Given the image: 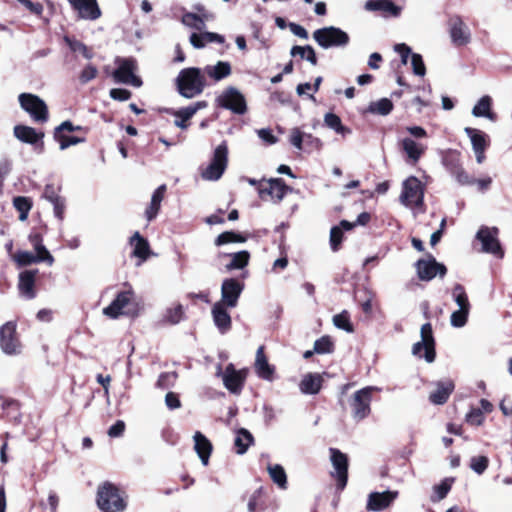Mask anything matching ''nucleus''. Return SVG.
<instances>
[{"label": "nucleus", "mask_w": 512, "mask_h": 512, "mask_svg": "<svg viewBox=\"0 0 512 512\" xmlns=\"http://www.w3.org/2000/svg\"><path fill=\"white\" fill-rule=\"evenodd\" d=\"M141 306L132 290L119 292L115 299L105 307L102 312L110 319H117L120 316L135 317L139 314Z\"/></svg>", "instance_id": "1"}, {"label": "nucleus", "mask_w": 512, "mask_h": 512, "mask_svg": "<svg viewBox=\"0 0 512 512\" xmlns=\"http://www.w3.org/2000/svg\"><path fill=\"white\" fill-rule=\"evenodd\" d=\"M205 80L198 68L183 69L177 77L179 93L185 98H193L202 93Z\"/></svg>", "instance_id": "2"}, {"label": "nucleus", "mask_w": 512, "mask_h": 512, "mask_svg": "<svg viewBox=\"0 0 512 512\" xmlns=\"http://www.w3.org/2000/svg\"><path fill=\"white\" fill-rule=\"evenodd\" d=\"M97 504L104 512H123L126 508L125 497L116 486L110 483L98 489Z\"/></svg>", "instance_id": "3"}, {"label": "nucleus", "mask_w": 512, "mask_h": 512, "mask_svg": "<svg viewBox=\"0 0 512 512\" xmlns=\"http://www.w3.org/2000/svg\"><path fill=\"white\" fill-rule=\"evenodd\" d=\"M313 39L324 49L344 47L349 43V35L340 28L329 26L313 32Z\"/></svg>", "instance_id": "4"}, {"label": "nucleus", "mask_w": 512, "mask_h": 512, "mask_svg": "<svg viewBox=\"0 0 512 512\" xmlns=\"http://www.w3.org/2000/svg\"><path fill=\"white\" fill-rule=\"evenodd\" d=\"M423 197L424 186L418 178L410 176L402 183L399 200L404 206L411 209L420 207L423 204Z\"/></svg>", "instance_id": "5"}, {"label": "nucleus", "mask_w": 512, "mask_h": 512, "mask_svg": "<svg viewBox=\"0 0 512 512\" xmlns=\"http://www.w3.org/2000/svg\"><path fill=\"white\" fill-rule=\"evenodd\" d=\"M20 107L38 123L48 120V107L44 100L32 93H21L18 96Z\"/></svg>", "instance_id": "6"}, {"label": "nucleus", "mask_w": 512, "mask_h": 512, "mask_svg": "<svg viewBox=\"0 0 512 512\" xmlns=\"http://www.w3.org/2000/svg\"><path fill=\"white\" fill-rule=\"evenodd\" d=\"M499 229L497 227L481 226L476 233V239L481 243V250L484 253L502 259L504 251L498 239Z\"/></svg>", "instance_id": "7"}, {"label": "nucleus", "mask_w": 512, "mask_h": 512, "mask_svg": "<svg viewBox=\"0 0 512 512\" xmlns=\"http://www.w3.org/2000/svg\"><path fill=\"white\" fill-rule=\"evenodd\" d=\"M228 163V149L222 143L214 150L211 163L202 171L201 176L207 181H216L223 175Z\"/></svg>", "instance_id": "8"}, {"label": "nucleus", "mask_w": 512, "mask_h": 512, "mask_svg": "<svg viewBox=\"0 0 512 512\" xmlns=\"http://www.w3.org/2000/svg\"><path fill=\"white\" fill-rule=\"evenodd\" d=\"M218 106L236 114H244L247 110L244 95L235 87L225 88L216 98Z\"/></svg>", "instance_id": "9"}, {"label": "nucleus", "mask_w": 512, "mask_h": 512, "mask_svg": "<svg viewBox=\"0 0 512 512\" xmlns=\"http://www.w3.org/2000/svg\"><path fill=\"white\" fill-rule=\"evenodd\" d=\"M421 340L412 347V354L419 358H424L428 363L435 359V342L432 333V327L429 323L422 325L420 330Z\"/></svg>", "instance_id": "10"}, {"label": "nucleus", "mask_w": 512, "mask_h": 512, "mask_svg": "<svg viewBox=\"0 0 512 512\" xmlns=\"http://www.w3.org/2000/svg\"><path fill=\"white\" fill-rule=\"evenodd\" d=\"M375 390H377L376 387L369 386L354 393L350 401V407L355 420H363L369 415L372 393Z\"/></svg>", "instance_id": "11"}, {"label": "nucleus", "mask_w": 512, "mask_h": 512, "mask_svg": "<svg viewBox=\"0 0 512 512\" xmlns=\"http://www.w3.org/2000/svg\"><path fill=\"white\" fill-rule=\"evenodd\" d=\"M259 195L263 200H270L273 203H280L287 193L293 192V189L285 185L282 179L274 178L262 181L258 188Z\"/></svg>", "instance_id": "12"}, {"label": "nucleus", "mask_w": 512, "mask_h": 512, "mask_svg": "<svg viewBox=\"0 0 512 512\" xmlns=\"http://www.w3.org/2000/svg\"><path fill=\"white\" fill-rule=\"evenodd\" d=\"M0 348L6 355H18L21 353V343L16 332V324L6 322L0 327Z\"/></svg>", "instance_id": "13"}, {"label": "nucleus", "mask_w": 512, "mask_h": 512, "mask_svg": "<svg viewBox=\"0 0 512 512\" xmlns=\"http://www.w3.org/2000/svg\"><path fill=\"white\" fill-rule=\"evenodd\" d=\"M118 68L114 71L113 77L119 83L130 84L134 87H140L142 81L134 74L136 63L132 59L118 60Z\"/></svg>", "instance_id": "14"}, {"label": "nucleus", "mask_w": 512, "mask_h": 512, "mask_svg": "<svg viewBox=\"0 0 512 512\" xmlns=\"http://www.w3.org/2000/svg\"><path fill=\"white\" fill-rule=\"evenodd\" d=\"M449 35L456 46H465L471 41V31L460 16H453L449 20Z\"/></svg>", "instance_id": "15"}, {"label": "nucleus", "mask_w": 512, "mask_h": 512, "mask_svg": "<svg viewBox=\"0 0 512 512\" xmlns=\"http://www.w3.org/2000/svg\"><path fill=\"white\" fill-rule=\"evenodd\" d=\"M246 376L247 372L245 369L236 370L233 364H229L222 373V381L229 392L239 394L242 390Z\"/></svg>", "instance_id": "16"}, {"label": "nucleus", "mask_w": 512, "mask_h": 512, "mask_svg": "<svg viewBox=\"0 0 512 512\" xmlns=\"http://www.w3.org/2000/svg\"><path fill=\"white\" fill-rule=\"evenodd\" d=\"M416 268L418 277L423 281H429L436 275L443 277L446 274V267L438 263L432 256L419 260Z\"/></svg>", "instance_id": "17"}, {"label": "nucleus", "mask_w": 512, "mask_h": 512, "mask_svg": "<svg viewBox=\"0 0 512 512\" xmlns=\"http://www.w3.org/2000/svg\"><path fill=\"white\" fill-rule=\"evenodd\" d=\"M243 290V285L235 279H225L221 286V300L218 303L234 308Z\"/></svg>", "instance_id": "18"}, {"label": "nucleus", "mask_w": 512, "mask_h": 512, "mask_svg": "<svg viewBox=\"0 0 512 512\" xmlns=\"http://www.w3.org/2000/svg\"><path fill=\"white\" fill-rule=\"evenodd\" d=\"M465 133L470 138L477 163L481 164L485 159V149L488 146V136L482 131L470 127L465 128Z\"/></svg>", "instance_id": "19"}, {"label": "nucleus", "mask_w": 512, "mask_h": 512, "mask_svg": "<svg viewBox=\"0 0 512 512\" xmlns=\"http://www.w3.org/2000/svg\"><path fill=\"white\" fill-rule=\"evenodd\" d=\"M331 462L335 470L338 487L343 489L347 484L348 460L345 454L336 449H331Z\"/></svg>", "instance_id": "20"}, {"label": "nucleus", "mask_w": 512, "mask_h": 512, "mask_svg": "<svg viewBox=\"0 0 512 512\" xmlns=\"http://www.w3.org/2000/svg\"><path fill=\"white\" fill-rule=\"evenodd\" d=\"M398 493L393 491L373 492L368 497L367 510L379 512L387 507L396 499Z\"/></svg>", "instance_id": "21"}, {"label": "nucleus", "mask_w": 512, "mask_h": 512, "mask_svg": "<svg viewBox=\"0 0 512 512\" xmlns=\"http://www.w3.org/2000/svg\"><path fill=\"white\" fill-rule=\"evenodd\" d=\"M68 2L83 19L96 20L101 15V11L96 0H68Z\"/></svg>", "instance_id": "22"}, {"label": "nucleus", "mask_w": 512, "mask_h": 512, "mask_svg": "<svg viewBox=\"0 0 512 512\" xmlns=\"http://www.w3.org/2000/svg\"><path fill=\"white\" fill-rule=\"evenodd\" d=\"M206 107L207 103L205 101H198L191 106L174 111L173 115L176 117L174 121L175 126L186 129L188 127L186 122L191 119L197 111Z\"/></svg>", "instance_id": "23"}, {"label": "nucleus", "mask_w": 512, "mask_h": 512, "mask_svg": "<svg viewBox=\"0 0 512 512\" xmlns=\"http://www.w3.org/2000/svg\"><path fill=\"white\" fill-rule=\"evenodd\" d=\"M37 272V270H26L19 274L18 289L20 294L27 299L35 297L34 285Z\"/></svg>", "instance_id": "24"}, {"label": "nucleus", "mask_w": 512, "mask_h": 512, "mask_svg": "<svg viewBox=\"0 0 512 512\" xmlns=\"http://www.w3.org/2000/svg\"><path fill=\"white\" fill-rule=\"evenodd\" d=\"M453 390L454 383L451 380L439 381L435 384V389L430 393L429 400L436 405L444 404Z\"/></svg>", "instance_id": "25"}, {"label": "nucleus", "mask_w": 512, "mask_h": 512, "mask_svg": "<svg viewBox=\"0 0 512 512\" xmlns=\"http://www.w3.org/2000/svg\"><path fill=\"white\" fill-rule=\"evenodd\" d=\"M212 317L215 325L221 332H226L231 327V317L227 311V306L216 302L212 307Z\"/></svg>", "instance_id": "26"}, {"label": "nucleus", "mask_w": 512, "mask_h": 512, "mask_svg": "<svg viewBox=\"0 0 512 512\" xmlns=\"http://www.w3.org/2000/svg\"><path fill=\"white\" fill-rule=\"evenodd\" d=\"M193 440L194 450L199 456L202 464L204 466L208 465L209 458L212 452L211 442L201 432H196L193 436Z\"/></svg>", "instance_id": "27"}, {"label": "nucleus", "mask_w": 512, "mask_h": 512, "mask_svg": "<svg viewBox=\"0 0 512 512\" xmlns=\"http://www.w3.org/2000/svg\"><path fill=\"white\" fill-rule=\"evenodd\" d=\"M401 146L408 159L413 164H416L419 161L426 150V147L423 144L418 143L409 137H405L401 140Z\"/></svg>", "instance_id": "28"}, {"label": "nucleus", "mask_w": 512, "mask_h": 512, "mask_svg": "<svg viewBox=\"0 0 512 512\" xmlns=\"http://www.w3.org/2000/svg\"><path fill=\"white\" fill-rule=\"evenodd\" d=\"M13 133L19 141L28 144H35L44 137V133L37 132L33 127L26 125H16Z\"/></svg>", "instance_id": "29"}, {"label": "nucleus", "mask_w": 512, "mask_h": 512, "mask_svg": "<svg viewBox=\"0 0 512 512\" xmlns=\"http://www.w3.org/2000/svg\"><path fill=\"white\" fill-rule=\"evenodd\" d=\"M255 371L259 377L265 380H272L274 370L267 361L263 346H260L256 351Z\"/></svg>", "instance_id": "30"}, {"label": "nucleus", "mask_w": 512, "mask_h": 512, "mask_svg": "<svg viewBox=\"0 0 512 512\" xmlns=\"http://www.w3.org/2000/svg\"><path fill=\"white\" fill-rule=\"evenodd\" d=\"M322 386V376L318 373H308L303 376L299 387L304 394H317Z\"/></svg>", "instance_id": "31"}, {"label": "nucleus", "mask_w": 512, "mask_h": 512, "mask_svg": "<svg viewBox=\"0 0 512 512\" xmlns=\"http://www.w3.org/2000/svg\"><path fill=\"white\" fill-rule=\"evenodd\" d=\"M133 248V255L141 260V262L147 260L150 255V247L145 238H143L139 232H135L130 239Z\"/></svg>", "instance_id": "32"}, {"label": "nucleus", "mask_w": 512, "mask_h": 512, "mask_svg": "<svg viewBox=\"0 0 512 512\" xmlns=\"http://www.w3.org/2000/svg\"><path fill=\"white\" fill-rule=\"evenodd\" d=\"M204 72L213 80L220 81L230 76L232 69L230 63L218 61L215 65L206 66Z\"/></svg>", "instance_id": "33"}, {"label": "nucleus", "mask_w": 512, "mask_h": 512, "mask_svg": "<svg viewBox=\"0 0 512 512\" xmlns=\"http://www.w3.org/2000/svg\"><path fill=\"white\" fill-rule=\"evenodd\" d=\"M211 42L223 43L224 38L223 36L213 32H204L200 34L193 33L190 36V43L196 49L203 48L207 43Z\"/></svg>", "instance_id": "34"}, {"label": "nucleus", "mask_w": 512, "mask_h": 512, "mask_svg": "<svg viewBox=\"0 0 512 512\" xmlns=\"http://www.w3.org/2000/svg\"><path fill=\"white\" fill-rule=\"evenodd\" d=\"M365 9L368 11H384L393 16L400 14V8L390 0H368L365 3Z\"/></svg>", "instance_id": "35"}, {"label": "nucleus", "mask_w": 512, "mask_h": 512, "mask_svg": "<svg viewBox=\"0 0 512 512\" xmlns=\"http://www.w3.org/2000/svg\"><path fill=\"white\" fill-rule=\"evenodd\" d=\"M492 99L490 96L485 95L479 99L472 109V114L475 117H485L491 121L495 120V115L491 112Z\"/></svg>", "instance_id": "36"}, {"label": "nucleus", "mask_w": 512, "mask_h": 512, "mask_svg": "<svg viewBox=\"0 0 512 512\" xmlns=\"http://www.w3.org/2000/svg\"><path fill=\"white\" fill-rule=\"evenodd\" d=\"M267 470L274 483H276L281 489L287 488V475L281 465L270 464L268 465Z\"/></svg>", "instance_id": "37"}, {"label": "nucleus", "mask_w": 512, "mask_h": 512, "mask_svg": "<svg viewBox=\"0 0 512 512\" xmlns=\"http://www.w3.org/2000/svg\"><path fill=\"white\" fill-rule=\"evenodd\" d=\"M253 442V436L246 429H239L235 437V446L238 454H244Z\"/></svg>", "instance_id": "38"}, {"label": "nucleus", "mask_w": 512, "mask_h": 512, "mask_svg": "<svg viewBox=\"0 0 512 512\" xmlns=\"http://www.w3.org/2000/svg\"><path fill=\"white\" fill-rule=\"evenodd\" d=\"M324 123L336 133L343 136L351 133V130L342 124L340 117L334 113H327L324 116Z\"/></svg>", "instance_id": "39"}, {"label": "nucleus", "mask_w": 512, "mask_h": 512, "mask_svg": "<svg viewBox=\"0 0 512 512\" xmlns=\"http://www.w3.org/2000/svg\"><path fill=\"white\" fill-rule=\"evenodd\" d=\"M13 206L19 212V220L22 222L27 220L32 208L31 199L25 196H17L13 199Z\"/></svg>", "instance_id": "40"}, {"label": "nucleus", "mask_w": 512, "mask_h": 512, "mask_svg": "<svg viewBox=\"0 0 512 512\" xmlns=\"http://www.w3.org/2000/svg\"><path fill=\"white\" fill-rule=\"evenodd\" d=\"M393 109V103L388 98L371 102L368 111L379 115H388Z\"/></svg>", "instance_id": "41"}, {"label": "nucleus", "mask_w": 512, "mask_h": 512, "mask_svg": "<svg viewBox=\"0 0 512 512\" xmlns=\"http://www.w3.org/2000/svg\"><path fill=\"white\" fill-rule=\"evenodd\" d=\"M332 322L336 328L344 330L347 333H352L354 331L353 325L350 322V314L346 310L334 315Z\"/></svg>", "instance_id": "42"}, {"label": "nucleus", "mask_w": 512, "mask_h": 512, "mask_svg": "<svg viewBox=\"0 0 512 512\" xmlns=\"http://www.w3.org/2000/svg\"><path fill=\"white\" fill-rule=\"evenodd\" d=\"M250 254L248 251H240L231 254V261L226 265L227 270L242 269L249 262Z\"/></svg>", "instance_id": "43"}, {"label": "nucleus", "mask_w": 512, "mask_h": 512, "mask_svg": "<svg viewBox=\"0 0 512 512\" xmlns=\"http://www.w3.org/2000/svg\"><path fill=\"white\" fill-rule=\"evenodd\" d=\"M290 54L292 56L299 55L301 58L306 59L312 65L317 64V58L314 49L311 46H293Z\"/></svg>", "instance_id": "44"}, {"label": "nucleus", "mask_w": 512, "mask_h": 512, "mask_svg": "<svg viewBox=\"0 0 512 512\" xmlns=\"http://www.w3.org/2000/svg\"><path fill=\"white\" fill-rule=\"evenodd\" d=\"M184 316V308L181 304H174L166 309L164 320L170 324H178Z\"/></svg>", "instance_id": "45"}, {"label": "nucleus", "mask_w": 512, "mask_h": 512, "mask_svg": "<svg viewBox=\"0 0 512 512\" xmlns=\"http://www.w3.org/2000/svg\"><path fill=\"white\" fill-rule=\"evenodd\" d=\"M452 297L456 304L458 305V309H470L468 296L462 285L456 284L454 286V288L452 289Z\"/></svg>", "instance_id": "46"}, {"label": "nucleus", "mask_w": 512, "mask_h": 512, "mask_svg": "<svg viewBox=\"0 0 512 512\" xmlns=\"http://www.w3.org/2000/svg\"><path fill=\"white\" fill-rule=\"evenodd\" d=\"M246 241V238L243 237L240 234H237L232 231H226L221 233L216 239H215V245L221 246L228 243H244Z\"/></svg>", "instance_id": "47"}, {"label": "nucleus", "mask_w": 512, "mask_h": 512, "mask_svg": "<svg viewBox=\"0 0 512 512\" xmlns=\"http://www.w3.org/2000/svg\"><path fill=\"white\" fill-rule=\"evenodd\" d=\"M182 23L190 28H194L196 30H202L205 27L204 20L194 13H186L182 17Z\"/></svg>", "instance_id": "48"}, {"label": "nucleus", "mask_w": 512, "mask_h": 512, "mask_svg": "<svg viewBox=\"0 0 512 512\" xmlns=\"http://www.w3.org/2000/svg\"><path fill=\"white\" fill-rule=\"evenodd\" d=\"M470 309H458L451 314L450 324L453 327L461 328L467 323Z\"/></svg>", "instance_id": "49"}, {"label": "nucleus", "mask_w": 512, "mask_h": 512, "mask_svg": "<svg viewBox=\"0 0 512 512\" xmlns=\"http://www.w3.org/2000/svg\"><path fill=\"white\" fill-rule=\"evenodd\" d=\"M64 41L73 52L81 53L86 59H91L93 57L92 52L80 41L73 40L69 37H65Z\"/></svg>", "instance_id": "50"}, {"label": "nucleus", "mask_w": 512, "mask_h": 512, "mask_svg": "<svg viewBox=\"0 0 512 512\" xmlns=\"http://www.w3.org/2000/svg\"><path fill=\"white\" fill-rule=\"evenodd\" d=\"M333 348V341L328 336H323L314 343V351L318 354L331 353Z\"/></svg>", "instance_id": "51"}, {"label": "nucleus", "mask_w": 512, "mask_h": 512, "mask_svg": "<svg viewBox=\"0 0 512 512\" xmlns=\"http://www.w3.org/2000/svg\"><path fill=\"white\" fill-rule=\"evenodd\" d=\"M12 259L20 266H27L32 263L38 262L37 258L28 251H18L17 253L11 255Z\"/></svg>", "instance_id": "52"}, {"label": "nucleus", "mask_w": 512, "mask_h": 512, "mask_svg": "<svg viewBox=\"0 0 512 512\" xmlns=\"http://www.w3.org/2000/svg\"><path fill=\"white\" fill-rule=\"evenodd\" d=\"M465 420L472 426H481L484 423L485 415L482 410L472 407L465 416Z\"/></svg>", "instance_id": "53"}, {"label": "nucleus", "mask_w": 512, "mask_h": 512, "mask_svg": "<svg viewBox=\"0 0 512 512\" xmlns=\"http://www.w3.org/2000/svg\"><path fill=\"white\" fill-rule=\"evenodd\" d=\"M34 249L36 252V255L34 256L37 258L38 262H46L48 265H52L54 263L53 256L42 243H39V241L35 243Z\"/></svg>", "instance_id": "54"}, {"label": "nucleus", "mask_w": 512, "mask_h": 512, "mask_svg": "<svg viewBox=\"0 0 512 512\" xmlns=\"http://www.w3.org/2000/svg\"><path fill=\"white\" fill-rule=\"evenodd\" d=\"M55 138L59 142V146L61 150H65L72 145H77L79 143L84 142L83 138L76 136H67L64 134H55Z\"/></svg>", "instance_id": "55"}, {"label": "nucleus", "mask_w": 512, "mask_h": 512, "mask_svg": "<svg viewBox=\"0 0 512 512\" xmlns=\"http://www.w3.org/2000/svg\"><path fill=\"white\" fill-rule=\"evenodd\" d=\"M42 197L51 204L57 202L62 198L60 196V188L52 184H47L44 188Z\"/></svg>", "instance_id": "56"}, {"label": "nucleus", "mask_w": 512, "mask_h": 512, "mask_svg": "<svg viewBox=\"0 0 512 512\" xmlns=\"http://www.w3.org/2000/svg\"><path fill=\"white\" fill-rule=\"evenodd\" d=\"M450 488H451V483L447 479L442 481L439 485L435 486L434 487V495L431 498L432 501L436 502V501H440V500L444 499L446 497L447 493L449 492Z\"/></svg>", "instance_id": "57"}, {"label": "nucleus", "mask_w": 512, "mask_h": 512, "mask_svg": "<svg viewBox=\"0 0 512 512\" xmlns=\"http://www.w3.org/2000/svg\"><path fill=\"white\" fill-rule=\"evenodd\" d=\"M411 65L415 75L423 77L426 73V68L422 56L417 53L411 55Z\"/></svg>", "instance_id": "58"}, {"label": "nucleus", "mask_w": 512, "mask_h": 512, "mask_svg": "<svg viewBox=\"0 0 512 512\" xmlns=\"http://www.w3.org/2000/svg\"><path fill=\"white\" fill-rule=\"evenodd\" d=\"M488 466V459L485 456H477L471 459L470 467L477 474H482Z\"/></svg>", "instance_id": "59"}, {"label": "nucleus", "mask_w": 512, "mask_h": 512, "mask_svg": "<svg viewBox=\"0 0 512 512\" xmlns=\"http://www.w3.org/2000/svg\"><path fill=\"white\" fill-rule=\"evenodd\" d=\"M303 136L304 133L299 128H293L290 132V143L298 150L302 149Z\"/></svg>", "instance_id": "60"}, {"label": "nucleus", "mask_w": 512, "mask_h": 512, "mask_svg": "<svg viewBox=\"0 0 512 512\" xmlns=\"http://www.w3.org/2000/svg\"><path fill=\"white\" fill-rule=\"evenodd\" d=\"M394 50L401 56V62L403 64H407L409 56L413 54L411 53L410 47L404 43L396 44Z\"/></svg>", "instance_id": "61"}, {"label": "nucleus", "mask_w": 512, "mask_h": 512, "mask_svg": "<svg viewBox=\"0 0 512 512\" xmlns=\"http://www.w3.org/2000/svg\"><path fill=\"white\" fill-rule=\"evenodd\" d=\"M165 404L170 410L181 407L179 396L174 392H168L165 396Z\"/></svg>", "instance_id": "62"}, {"label": "nucleus", "mask_w": 512, "mask_h": 512, "mask_svg": "<svg viewBox=\"0 0 512 512\" xmlns=\"http://www.w3.org/2000/svg\"><path fill=\"white\" fill-rule=\"evenodd\" d=\"M342 241V231L340 227H333L330 232V243L332 249L337 250L339 244Z\"/></svg>", "instance_id": "63"}, {"label": "nucleus", "mask_w": 512, "mask_h": 512, "mask_svg": "<svg viewBox=\"0 0 512 512\" xmlns=\"http://www.w3.org/2000/svg\"><path fill=\"white\" fill-rule=\"evenodd\" d=\"M97 75V69L96 67L92 66V65H87L83 71L81 72V75H80V81L82 83H87L89 82L90 80L94 79Z\"/></svg>", "instance_id": "64"}]
</instances>
